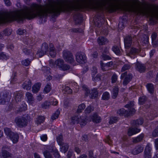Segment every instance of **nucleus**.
Returning <instances> with one entry per match:
<instances>
[{"label": "nucleus", "instance_id": "f257e3e1", "mask_svg": "<svg viewBox=\"0 0 158 158\" xmlns=\"http://www.w3.org/2000/svg\"><path fill=\"white\" fill-rule=\"evenodd\" d=\"M91 9L102 13L104 11L112 12L117 10L130 11L128 5L125 4H114L106 0H73L67 5L66 0H48L44 5L33 3V19L36 17L42 18L49 14L56 15L61 11H73V18L76 24L81 22L82 16L78 10Z\"/></svg>", "mask_w": 158, "mask_h": 158}, {"label": "nucleus", "instance_id": "f03ea898", "mask_svg": "<svg viewBox=\"0 0 158 158\" xmlns=\"http://www.w3.org/2000/svg\"><path fill=\"white\" fill-rule=\"evenodd\" d=\"M49 64L52 68H58L60 70L64 71L68 70L70 68L69 65L64 64V60L61 59H57L55 61L51 60L49 61Z\"/></svg>", "mask_w": 158, "mask_h": 158}, {"label": "nucleus", "instance_id": "7ed1b4c3", "mask_svg": "<svg viewBox=\"0 0 158 158\" xmlns=\"http://www.w3.org/2000/svg\"><path fill=\"white\" fill-rule=\"evenodd\" d=\"M134 105V102L132 101L130 102L125 106V107L129 109V111L126 110L124 109L123 108L118 110L117 113L120 115H124L127 116L133 114L135 112V110L132 108Z\"/></svg>", "mask_w": 158, "mask_h": 158}, {"label": "nucleus", "instance_id": "20e7f679", "mask_svg": "<svg viewBox=\"0 0 158 158\" xmlns=\"http://www.w3.org/2000/svg\"><path fill=\"white\" fill-rule=\"evenodd\" d=\"M82 89L85 91V97L88 96L90 98H93L96 97L98 95V93L96 88H94L90 90L86 86L84 85L83 86Z\"/></svg>", "mask_w": 158, "mask_h": 158}, {"label": "nucleus", "instance_id": "39448f33", "mask_svg": "<svg viewBox=\"0 0 158 158\" xmlns=\"http://www.w3.org/2000/svg\"><path fill=\"white\" fill-rule=\"evenodd\" d=\"M86 117L84 116H75L71 118V124L79 123L81 126L85 125L86 123Z\"/></svg>", "mask_w": 158, "mask_h": 158}, {"label": "nucleus", "instance_id": "423d86ee", "mask_svg": "<svg viewBox=\"0 0 158 158\" xmlns=\"http://www.w3.org/2000/svg\"><path fill=\"white\" fill-rule=\"evenodd\" d=\"M142 13L144 15L149 17L151 20L153 21L154 18L158 19V11H154L151 9H147L143 10Z\"/></svg>", "mask_w": 158, "mask_h": 158}, {"label": "nucleus", "instance_id": "0eeeda50", "mask_svg": "<svg viewBox=\"0 0 158 158\" xmlns=\"http://www.w3.org/2000/svg\"><path fill=\"white\" fill-rule=\"evenodd\" d=\"M15 122L16 125L20 127H23L28 124V120L24 117H17L15 119Z\"/></svg>", "mask_w": 158, "mask_h": 158}, {"label": "nucleus", "instance_id": "6e6552de", "mask_svg": "<svg viewBox=\"0 0 158 158\" xmlns=\"http://www.w3.org/2000/svg\"><path fill=\"white\" fill-rule=\"evenodd\" d=\"M53 152V155L56 158H59L60 156L58 151L56 148H50L49 150H46L44 152L43 154L45 158H53L51 152Z\"/></svg>", "mask_w": 158, "mask_h": 158}, {"label": "nucleus", "instance_id": "1a4fd4ad", "mask_svg": "<svg viewBox=\"0 0 158 158\" xmlns=\"http://www.w3.org/2000/svg\"><path fill=\"white\" fill-rule=\"evenodd\" d=\"M11 96L9 93L4 92L0 94V104L4 105L10 101Z\"/></svg>", "mask_w": 158, "mask_h": 158}, {"label": "nucleus", "instance_id": "9d476101", "mask_svg": "<svg viewBox=\"0 0 158 158\" xmlns=\"http://www.w3.org/2000/svg\"><path fill=\"white\" fill-rule=\"evenodd\" d=\"M77 61L80 64H83L86 61V57L84 53L81 52H77L75 55Z\"/></svg>", "mask_w": 158, "mask_h": 158}, {"label": "nucleus", "instance_id": "9b49d317", "mask_svg": "<svg viewBox=\"0 0 158 158\" xmlns=\"http://www.w3.org/2000/svg\"><path fill=\"white\" fill-rule=\"evenodd\" d=\"M9 148L7 146H4L2 147L0 153L1 158H12V154L7 150Z\"/></svg>", "mask_w": 158, "mask_h": 158}, {"label": "nucleus", "instance_id": "f8f14e48", "mask_svg": "<svg viewBox=\"0 0 158 158\" xmlns=\"http://www.w3.org/2000/svg\"><path fill=\"white\" fill-rule=\"evenodd\" d=\"M63 57L65 60L68 62L72 63L74 61L72 54L70 52L66 50L63 51Z\"/></svg>", "mask_w": 158, "mask_h": 158}, {"label": "nucleus", "instance_id": "ddd939ff", "mask_svg": "<svg viewBox=\"0 0 158 158\" xmlns=\"http://www.w3.org/2000/svg\"><path fill=\"white\" fill-rule=\"evenodd\" d=\"M132 75L131 74H129L127 75V72H125L123 73L121 76V78L122 79L124 78L125 79L123 81V84L124 85H126L128 84L129 82L131 81L132 79Z\"/></svg>", "mask_w": 158, "mask_h": 158}, {"label": "nucleus", "instance_id": "4468645a", "mask_svg": "<svg viewBox=\"0 0 158 158\" xmlns=\"http://www.w3.org/2000/svg\"><path fill=\"white\" fill-rule=\"evenodd\" d=\"M140 51L139 49L133 47L131 49L129 52H127L126 55L131 58L134 59L136 57V55Z\"/></svg>", "mask_w": 158, "mask_h": 158}, {"label": "nucleus", "instance_id": "2eb2a0df", "mask_svg": "<svg viewBox=\"0 0 158 158\" xmlns=\"http://www.w3.org/2000/svg\"><path fill=\"white\" fill-rule=\"evenodd\" d=\"M151 145L149 143H148L145 147L144 152V158H151Z\"/></svg>", "mask_w": 158, "mask_h": 158}, {"label": "nucleus", "instance_id": "dca6fc26", "mask_svg": "<svg viewBox=\"0 0 158 158\" xmlns=\"http://www.w3.org/2000/svg\"><path fill=\"white\" fill-rule=\"evenodd\" d=\"M26 96L28 103L30 105L34 106L35 102L32 94L31 93L27 92L26 94Z\"/></svg>", "mask_w": 158, "mask_h": 158}, {"label": "nucleus", "instance_id": "f3484780", "mask_svg": "<svg viewBox=\"0 0 158 158\" xmlns=\"http://www.w3.org/2000/svg\"><path fill=\"white\" fill-rule=\"evenodd\" d=\"M19 135L18 133L13 132L10 135L9 138L14 143H16L18 141Z\"/></svg>", "mask_w": 158, "mask_h": 158}, {"label": "nucleus", "instance_id": "a211bd4d", "mask_svg": "<svg viewBox=\"0 0 158 158\" xmlns=\"http://www.w3.org/2000/svg\"><path fill=\"white\" fill-rule=\"evenodd\" d=\"M132 38L129 35L127 36L124 39L125 47L126 48L130 47L132 43Z\"/></svg>", "mask_w": 158, "mask_h": 158}, {"label": "nucleus", "instance_id": "6ab92c4d", "mask_svg": "<svg viewBox=\"0 0 158 158\" xmlns=\"http://www.w3.org/2000/svg\"><path fill=\"white\" fill-rule=\"evenodd\" d=\"M27 108V105L24 102H22L20 105L16 106V108L18 111H25Z\"/></svg>", "mask_w": 158, "mask_h": 158}, {"label": "nucleus", "instance_id": "aec40b11", "mask_svg": "<svg viewBox=\"0 0 158 158\" xmlns=\"http://www.w3.org/2000/svg\"><path fill=\"white\" fill-rule=\"evenodd\" d=\"M97 41L99 45H105L108 42V40L103 37H99L97 40Z\"/></svg>", "mask_w": 158, "mask_h": 158}, {"label": "nucleus", "instance_id": "412c9836", "mask_svg": "<svg viewBox=\"0 0 158 158\" xmlns=\"http://www.w3.org/2000/svg\"><path fill=\"white\" fill-rule=\"evenodd\" d=\"M31 86V81L30 80L28 79L23 84V88L27 90H29Z\"/></svg>", "mask_w": 158, "mask_h": 158}, {"label": "nucleus", "instance_id": "4be33fe9", "mask_svg": "<svg viewBox=\"0 0 158 158\" xmlns=\"http://www.w3.org/2000/svg\"><path fill=\"white\" fill-rule=\"evenodd\" d=\"M140 131V129L137 128H130L128 131L127 134L129 136H131L136 134Z\"/></svg>", "mask_w": 158, "mask_h": 158}, {"label": "nucleus", "instance_id": "5701e85b", "mask_svg": "<svg viewBox=\"0 0 158 158\" xmlns=\"http://www.w3.org/2000/svg\"><path fill=\"white\" fill-rule=\"evenodd\" d=\"M49 55L52 58L55 57L56 52L55 48L54 47L53 45L52 44H49Z\"/></svg>", "mask_w": 158, "mask_h": 158}, {"label": "nucleus", "instance_id": "b1692460", "mask_svg": "<svg viewBox=\"0 0 158 158\" xmlns=\"http://www.w3.org/2000/svg\"><path fill=\"white\" fill-rule=\"evenodd\" d=\"M143 149V147L141 145L136 146L132 151V153L134 155H137L142 152Z\"/></svg>", "mask_w": 158, "mask_h": 158}, {"label": "nucleus", "instance_id": "393cba45", "mask_svg": "<svg viewBox=\"0 0 158 158\" xmlns=\"http://www.w3.org/2000/svg\"><path fill=\"white\" fill-rule=\"evenodd\" d=\"M136 69L139 72L142 73L144 71L145 67L143 64L139 62H137L136 64Z\"/></svg>", "mask_w": 158, "mask_h": 158}, {"label": "nucleus", "instance_id": "a878e982", "mask_svg": "<svg viewBox=\"0 0 158 158\" xmlns=\"http://www.w3.org/2000/svg\"><path fill=\"white\" fill-rule=\"evenodd\" d=\"M22 94L21 92L16 91L14 93L15 101L18 103L21 101Z\"/></svg>", "mask_w": 158, "mask_h": 158}, {"label": "nucleus", "instance_id": "bb28decb", "mask_svg": "<svg viewBox=\"0 0 158 158\" xmlns=\"http://www.w3.org/2000/svg\"><path fill=\"white\" fill-rule=\"evenodd\" d=\"M113 64L112 61H110L108 62L106 64H104L102 63H101V68L102 69L103 71H106L108 67L111 66Z\"/></svg>", "mask_w": 158, "mask_h": 158}, {"label": "nucleus", "instance_id": "cd10ccee", "mask_svg": "<svg viewBox=\"0 0 158 158\" xmlns=\"http://www.w3.org/2000/svg\"><path fill=\"white\" fill-rule=\"evenodd\" d=\"M41 85V84L39 83L35 84L32 87V92L34 93H37L39 90Z\"/></svg>", "mask_w": 158, "mask_h": 158}, {"label": "nucleus", "instance_id": "c85d7f7f", "mask_svg": "<svg viewBox=\"0 0 158 158\" xmlns=\"http://www.w3.org/2000/svg\"><path fill=\"white\" fill-rule=\"evenodd\" d=\"M119 89L118 86H115L113 88L112 92V97L113 98H115L117 97L118 92Z\"/></svg>", "mask_w": 158, "mask_h": 158}, {"label": "nucleus", "instance_id": "c756f323", "mask_svg": "<svg viewBox=\"0 0 158 158\" xmlns=\"http://www.w3.org/2000/svg\"><path fill=\"white\" fill-rule=\"evenodd\" d=\"M91 118L93 121L95 123H99L101 121L100 117L96 114H94L91 117Z\"/></svg>", "mask_w": 158, "mask_h": 158}, {"label": "nucleus", "instance_id": "7c9ffc66", "mask_svg": "<svg viewBox=\"0 0 158 158\" xmlns=\"http://www.w3.org/2000/svg\"><path fill=\"white\" fill-rule=\"evenodd\" d=\"M97 18L98 19V22H97V23H98V24L97 25V26L98 27H100L101 26L102 24L105 21V20L103 18L102 15H101V16H99V15H97L96 16Z\"/></svg>", "mask_w": 158, "mask_h": 158}, {"label": "nucleus", "instance_id": "2f4dec72", "mask_svg": "<svg viewBox=\"0 0 158 158\" xmlns=\"http://www.w3.org/2000/svg\"><path fill=\"white\" fill-rule=\"evenodd\" d=\"M62 147L60 148V151L63 153H65L69 148V145L67 143H64L61 145Z\"/></svg>", "mask_w": 158, "mask_h": 158}, {"label": "nucleus", "instance_id": "473e14b6", "mask_svg": "<svg viewBox=\"0 0 158 158\" xmlns=\"http://www.w3.org/2000/svg\"><path fill=\"white\" fill-rule=\"evenodd\" d=\"M17 74L16 73H13L10 78V83L11 84H13L16 82L17 79Z\"/></svg>", "mask_w": 158, "mask_h": 158}, {"label": "nucleus", "instance_id": "72a5a7b5", "mask_svg": "<svg viewBox=\"0 0 158 158\" xmlns=\"http://www.w3.org/2000/svg\"><path fill=\"white\" fill-rule=\"evenodd\" d=\"M143 123V119L140 118L136 121H133L132 122L133 126H137L138 125H141Z\"/></svg>", "mask_w": 158, "mask_h": 158}, {"label": "nucleus", "instance_id": "f704fd0d", "mask_svg": "<svg viewBox=\"0 0 158 158\" xmlns=\"http://www.w3.org/2000/svg\"><path fill=\"white\" fill-rule=\"evenodd\" d=\"M146 87L149 92L152 94L154 92V86L151 83L148 84L146 85Z\"/></svg>", "mask_w": 158, "mask_h": 158}, {"label": "nucleus", "instance_id": "c9c22d12", "mask_svg": "<svg viewBox=\"0 0 158 158\" xmlns=\"http://www.w3.org/2000/svg\"><path fill=\"white\" fill-rule=\"evenodd\" d=\"M45 119L44 116H39L36 118L35 123L37 125L40 124L44 122Z\"/></svg>", "mask_w": 158, "mask_h": 158}, {"label": "nucleus", "instance_id": "e433bc0d", "mask_svg": "<svg viewBox=\"0 0 158 158\" xmlns=\"http://www.w3.org/2000/svg\"><path fill=\"white\" fill-rule=\"evenodd\" d=\"M144 137V134H142L136 138H134L133 142L136 143L141 141Z\"/></svg>", "mask_w": 158, "mask_h": 158}, {"label": "nucleus", "instance_id": "4c0bfd02", "mask_svg": "<svg viewBox=\"0 0 158 158\" xmlns=\"http://www.w3.org/2000/svg\"><path fill=\"white\" fill-rule=\"evenodd\" d=\"M48 44L46 43H44L41 47V50L44 53H46L48 50Z\"/></svg>", "mask_w": 158, "mask_h": 158}, {"label": "nucleus", "instance_id": "58836bf2", "mask_svg": "<svg viewBox=\"0 0 158 158\" xmlns=\"http://www.w3.org/2000/svg\"><path fill=\"white\" fill-rule=\"evenodd\" d=\"M149 38L147 35H144L143 36V38L141 40V42L145 44H148V43Z\"/></svg>", "mask_w": 158, "mask_h": 158}, {"label": "nucleus", "instance_id": "ea45409f", "mask_svg": "<svg viewBox=\"0 0 158 158\" xmlns=\"http://www.w3.org/2000/svg\"><path fill=\"white\" fill-rule=\"evenodd\" d=\"M57 141L60 145H61L64 143L63 142V136L60 135L56 138Z\"/></svg>", "mask_w": 158, "mask_h": 158}, {"label": "nucleus", "instance_id": "a19ab883", "mask_svg": "<svg viewBox=\"0 0 158 158\" xmlns=\"http://www.w3.org/2000/svg\"><path fill=\"white\" fill-rule=\"evenodd\" d=\"M4 131L5 133L7 135V137L8 138L12 133L13 132L11 131L10 128L7 127L5 128L4 129Z\"/></svg>", "mask_w": 158, "mask_h": 158}, {"label": "nucleus", "instance_id": "79ce46f5", "mask_svg": "<svg viewBox=\"0 0 158 158\" xmlns=\"http://www.w3.org/2000/svg\"><path fill=\"white\" fill-rule=\"evenodd\" d=\"M23 52L25 54L27 55H31V56H32L33 54L32 50L28 49L26 48H24L23 49Z\"/></svg>", "mask_w": 158, "mask_h": 158}, {"label": "nucleus", "instance_id": "37998d69", "mask_svg": "<svg viewBox=\"0 0 158 158\" xmlns=\"http://www.w3.org/2000/svg\"><path fill=\"white\" fill-rule=\"evenodd\" d=\"M158 115V114L156 111L152 112L150 114V115H148L149 119L151 120L153 119L155 117H157Z\"/></svg>", "mask_w": 158, "mask_h": 158}, {"label": "nucleus", "instance_id": "c03bdc74", "mask_svg": "<svg viewBox=\"0 0 158 158\" xmlns=\"http://www.w3.org/2000/svg\"><path fill=\"white\" fill-rule=\"evenodd\" d=\"M113 51L117 55L120 54L121 52L118 47L116 46H114L112 48Z\"/></svg>", "mask_w": 158, "mask_h": 158}, {"label": "nucleus", "instance_id": "a18cd8bd", "mask_svg": "<svg viewBox=\"0 0 158 158\" xmlns=\"http://www.w3.org/2000/svg\"><path fill=\"white\" fill-rule=\"evenodd\" d=\"M110 97V95L109 93L107 92H104L102 97V98L104 100H107Z\"/></svg>", "mask_w": 158, "mask_h": 158}, {"label": "nucleus", "instance_id": "49530a36", "mask_svg": "<svg viewBox=\"0 0 158 158\" xmlns=\"http://www.w3.org/2000/svg\"><path fill=\"white\" fill-rule=\"evenodd\" d=\"M60 114V112L59 110H57L51 116V119L53 120L57 118Z\"/></svg>", "mask_w": 158, "mask_h": 158}, {"label": "nucleus", "instance_id": "de8ad7c7", "mask_svg": "<svg viewBox=\"0 0 158 158\" xmlns=\"http://www.w3.org/2000/svg\"><path fill=\"white\" fill-rule=\"evenodd\" d=\"M131 67V65L129 64H125L122 67L121 71L123 72L129 69Z\"/></svg>", "mask_w": 158, "mask_h": 158}, {"label": "nucleus", "instance_id": "09e8293b", "mask_svg": "<svg viewBox=\"0 0 158 158\" xmlns=\"http://www.w3.org/2000/svg\"><path fill=\"white\" fill-rule=\"evenodd\" d=\"M51 89V84L48 83L45 86L44 89V91L45 93H48L50 92Z\"/></svg>", "mask_w": 158, "mask_h": 158}, {"label": "nucleus", "instance_id": "8fccbe9b", "mask_svg": "<svg viewBox=\"0 0 158 158\" xmlns=\"http://www.w3.org/2000/svg\"><path fill=\"white\" fill-rule=\"evenodd\" d=\"M85 107V106L84 104H81L79 106L77 111L78 113L81 112Z\"/></svg>", "mask_w": 158, "mask_h": 158}, {"label": "nucleus", "instance_id": "3c124183", "mask_svg": "<svg viewBox=\"0 0 158 158\" xmlns=\"http://www.w3.org/2000/svg\"><path fill=\"white\" fill-rule=\"evenodd\" d=\"M63 90L64 92L68 94H71L72 93V90L68 86H65Z\"/></svg>", "mask_w": 158, "mask_h": 158}, {"label": "nucleus", "instance_id": "603ef678", "mask_svg": "<svg viewBox=\"0 0 158 158\" xmlns=\"http://www.w3.org/2000/svg\"><path fill=\"white\" fill-rule=\"evenodd\" d=\"M9 58V56L6 55L3 52H0V59L7 60Z\"/></svg>", "mask_w": 158, "mask_h": 158}, {"label": "nucleus", "instance_id": "864d4df0", "mask_svg": "<svg viewBox=\"0 0 158 158\" xmlns=\"http://www.w3.org/2000/svg\"><path fill=\"white\" fill-rule=\"evenodd\" d=\"M22 64L25 66H28L30 64L31 61L28 59H26L23 60L22 61Z\"/></svg>", "mask_w": 158, "mask_h": 158}, {"label": "nucleus", "instance_id": "5fc2aeb1", "mask_svg": "<svg viewBox=\"0 0 158 158\" xmlns=\"http://www.w3.org/2000/svg\"><path fill=\"white\" fill-rule=\"evenodd\" d=\"M118 118L117 117H111L110 118V120L109 122V123L110 124H112L115 123L118 121Z\"/></svg>", "mask_w": 158, "mask_h": 158}, {"label": "nucleus", "instance_id": "6e6d98bb", "mask_svg": "<svg viewBox=\"0 0 158 158\" xmlns=\"http://www.w3.org/2000/svg\"><path fill=\"white\" fill-rule=\"evenodd\" d=\"M91 134H89L88 136L87 135H84L82 136V139L84 141H88L90 138L92 137Z\"/></svg>", "mask_w": 158, "mask_h": 158}, {"label": "nucleus", "instance_id": "4d7b16f0", "mask_svg": "<svg viewBox=\"0 0 158 158\" xmlns=\"http://www.w3.org/2000/svg\"><path fill=\"white\" fill-rule=\"evenodd\" d=\"M51 104L50 102L46 101L42 104V107L44 109H46L49 108Z\"/></svg>", "mask_w": 158, "mask_h": 158}, {"label": "nucleus", "instance_id": "13d9d810", "mask_svg": "<svg viewBox=\"0 0 158 158\" xmlns=\"http://www.w3.org/2000/svg\"><path fill=\"white\" fill-rule=\"evenodd\" d=\"M157 36V34L156 33L154 32L152 33L151 36L152 44H157L155 41V40H156Z\"/></svg>", "mask_w": 158, "mask_h": 158}, {"label": "nucleus", "instance_id": "bf43d9fd", "mask_svg": "<svg viewBox=\"0 0 158 158\" xmlns=\"http://www.w3.org/2000/svg\"><path fill=\"white\" fill-rule=\"evenodd\" d=\"M93 110V107H92L91 106H89L85 110V113L86 114H89Z\"/></svg>", "mask_w": 158, "mask_h": 158}, {"label": "nucleus", "instance_id": "052dcab7", "mask_svg": "<svg viewBox=\"0 0 158 158\" xmlns=\"http://www.w3.org/2000/svg\"><path fill=\"white\" fill-rule=\"evenodd\" d=\"M12 32L11 29H7L3 31V34L5 36H8L11 34Z\"/></svg>", "mask_w": 158, "mask_h": 158}, {"label": "nucleus", "instance_id": "680f3d73", "mask_svg": "<svg viewBox=\"0 0 158 158\" xmlns=\"http://www.w3.org/2000/svg\"><path fill=\"white\" fill-rule=\"evenodd\" d=\"M118 76L115 73H114L111 77V82L112 83H114L117 80Z\"/></svg>", "mask_w": 158, "mask_h": 158}, {"label": "nucleus", "instance_id": "e2e57ef3", "mask_svg": "<svg viewBox=\"0 0 158 158\" xmlns=\"http://www.w3.org/2000/svg\"><path fill=\"white\" fill-rule=\"evenodd\" d=\"M23 41L26 44H31L32 41L29 37H27L24 38Z\"/></svg>", "mask_w": 158, "mask_h": 158}, {"label": "nucleus", "instance_id": "0e129e2a", "mask_svg": "<svg viewBox=\"0 0 158 158\" xmlns=\"http://www.w3.org/2000/svg\"><path fill=\"white\" fill-rule=\"evenodd\" d=\"M91 74L92 77H94L97 73V69L95 67H93L91 70Z\"/></svg>", "mask_w": 158, "mask_h": 158}, {"label": "nucleus", "instance_id": "69168bd1", "mask_svg": "<svg viewBox=\"0 0 158 158\" xmlns=\"http://www.w3.org/2000/svg\"><path fill=\"white\" fill-rule=\"evenodd\" d=\"M146 100V98L145 96H143L139 98V101L140 104H143Z\"/></svg>", "mask_w": 158, "mask_h": 158}, {"label": "nucleus", "instance_id": "338daca9", "mask_svg": "<svg viewBox=\"0 0 158 158\" xmlns=\"http://www.w3.org/2000/svg\"><path fill=\"white\" fill-rule=\"evenodd\" d=\"M26 31L25 30L22 29H19L17 31V33L19 35H23L25 34Z\"/></svg>", "mask_w": 158, "mask_h": 158}, {"label": "nucleus", "instance_id": "774afa93", "mask_svg": "<svg viewBox=\"0 0 158 158\" xmlns=\"http://www.w3.org/2000/svg\"><path fill=\"white\" fill-rule=\"evenodd\" d=\"M7 48L9 51H13L14 50V47L12 44H9L7 45Z\"/></svg>", "mask_w": 158, "mask_h": 158}]
</instances>
